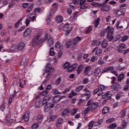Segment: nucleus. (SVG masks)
Masks as SVG:
<instances>
[{"label":"nucleus","instance_id":"obj_34","mask_svg":"<svg viewBox=\"0 0 129 129\" xmlns=\"http://www.w3.org/2000/svg\"><path fill=\"white\" fill-rule=\"evenodd\" d=\"M84 86L83 85H81L79 86L78 87H77L75 89V91L76 92H79V91H81V90H82L83 88H84Z\"/></svg>","mask_w":129,"mask_h":129},{"label":"nucleus","instance_id":"obj_31","mask_svg":"<svg viewBox=\"0 0 129 129\" xmlns=\"http://www.w3.org/2000/svg\"><path fill=\"white\" fill-rule=\"evenodd\" d=\"M55 48H56V49H59L60 50L63 49V46H61L60 43L58 41L55 43Z\"/></svg>","mask_w":129,"mask_h":129},{"label":"nucleus","instance_id":"obj_10","mask_svg":"<svg viewBox=\"0 0 129 129\" xmlns=\"http://www.w3.org/2000/svg\"><path fill=\"white\" fill-rule=\"evenodd\" d=\"M54 104L52 103L46 102L44 105V111L45 112H47L49 111L51 108L54 107Z\"/></svg>","mask_w":129,"mask_h":129},{"label":"nucleus","instance_id":"obj_14","mask_svg":"<svg viewBox=\"0 0 129 129\" xmlns=\"http://www.w3.org/2000/svg\"><path fill=\"white\" fill-rule=\"evenodd\" d=\"M51 99V96L50 95H48L45 96L42 101V105H44V104L47 103L48 101H49Z\"/></svg>","mask_w":129,"mask_h":129},{"label":"nucleus","instance_id":"obj_48","mask_svg":"<svg viewBox=\"0 0 129 129\" xmlns=\"http://www.w3.org/2000/svg\"><path fill=\"white\" fill-rule=\"evenodd\" d=\"M61 80H62V79L61 78V77L58 78L55 81L56 85H59V84L61 83Z\"/></svg>","mask_w":129,"mask_h":129},{"label":"nucleus","instance_id":"obj_6","mask_svg":"<svg viewBox=\"0 0 129 129\" xmlns=\"http://www.w3.org/2000/svg\"><path fill=\"white\" fill-rule=\"evenodd\" d=\"M40 37V35H38L36 37H34L33 39V45L35 46V45H42L43 42L46 41L45 38H42L39 40V38Z\"/></svg>","mask_w":129,"mask_h":129},{"label":"nucleus","instance_id":"obj_2","mask_svg":"<svg viewBox=\"0 0 129 129\" xmlns=\"http://www.w3.org/2000/svg\"><path fill=\"white\" fill-rule=\"evenodd\" d=\"M87 107L83 111V113L84 114H86L88 113L90 110H94L95 108L98 107V103L97 102H93V100L92 99L89 100L87 104Z\"/></svg>","mask_w":129,"mask_h":129},{"label":"nucleus","instance_id":"obj_41","mask_svg":"<svg viewBox=\"0 0 129 129\" xmlns=\"http://www.w3.org/2000/svg\"><path fill=\"white\" fill-rule=\"evenodd\" d=\"M91 31H92V27L89 26L86 29L85 33L86 34H89Z\"/></svg>","mask_w":129,"mask_h":129},{"label":"nucleus","instance_id":"obj_1","mask_svg":"<svg viewBox=\"0 0 129 129\" xmlns=\"http://www.w3.org/2000/svg\"><path fill=\"white\" fill-rule=\"evenodd\" d=\"M108 71H110L111 73L114 74L115 76H117L118 75L116 71H114V68L113 67H110L109 68L104 69L102 72L101 69H100L99 68H98L94 70V75L96 77H97L98 76H100V75H101V73H105V72H107Z\"/></svg>","mask_w":129,"mask_h":129},{"label":"nucleus","instance_id":"obj_57","mask_svg":"<svg viewBox=\"0 0 129 129\" xmlns=\"http://www.w3.org/2000/svg\"><path fill=\"white\" fill-rule=\"evenodd\" d=\"M71 90V88H68L66 89L64 91L62 92L63 94H66V93H67V92H69V91H70Z\"/></svg>","mask_w":129,"mask_h":129},{"label":"nucleus","instance_id":"obj_21","mask_svg":"<svg viewBox=\"0 0 129 129\" xmlns=\"http://www.w3.org/2000/svg\"><path fill=\"white\" fill-rule=\"evenodd\" d=\"M24 48H25V43L23 42H20L17 46L18 51H22Z\"/></svg>","mask_w":129,"mask_h":129},{"label":"nucleus","instance_id":"obj_20","mask_svg":"<svg viewBox=\"0 0 129 129\" xmlns=\"http://www.w3.org/2000/svg\"><path fill=\"white\" fill-rule=\"evenodd\" d=\"M44 119V115L43 114H39L36 117V120L38 122H42L43 119Z\"/></svg>","mask_w":129,"mask_h":129},{"label":"nucleus","instance_id":"obj_18","mask_svg":"<svg viewBox=\"0 0 129 129\" xmlns=\"http://www.w3.org/2000/svg\"><path fill=\"white\" fill-rule=\"evenodd\" d=\"M70 113V109H64L61 112V116H67Z\"/></svg>","mask_w":129,"mask_h":129},{"label":"nucleus","instance_id":"obj_58","mask_svg":"<svg viewBox=\"0 0 129 129\" xmlns=\"http://www.w3.org/2000/svg\"><path fill=\"white\" fill-rule=\"evenodd\" d=\"M127 39H128V36L127 35H124V36H123L122 37V41L123 42H125V41H126V40H127Z\"/></svg>","mask_w":129,"mask_h":129},{"label":"nucleus","instance_id":"obj_37","mask_svg":"<svg viewBox=\"0 0 129 129\" xmlns=\"http://www.w3.org/2000/svg\"><path fill=\"white\" fill-rule=\"evenodd\" d=\"M123 78H124V75L123 74H120L118 77V81L121 82Z\"/></svg>","mask_w":129,"mask_h":129},{"label":"nucleus","instance_id":"obj_61","mask_svg":"<svg viewBox=\"0 0 129 129\" xmlns=\"http://www.w3.org/2000/svg\"><path fill=\"white\" fill-rule=\"evenodd\" d=\"M119 24H120V21H118L117 22V25H116L117 28L119 29H122L123 28L122 26H119Z\"/></svg>","mask_w":129,"mask_h":129},{"label":"nucleus","instance_id":"obj_17","mask_svg":"<svg viewBox=\"0 0 129 129\" xmlns=\"http://www.w3.org/2000/svg\"><path fill=\"white\" fill-rule=\"evenodd\" d=\"M124 48H125V44H121L119 46L117 51L118 53H123L124 52Z\"/></svg>","mask_w":129,"mask_h":129},{"label":"nucleus","instance_id":"obj_52","mask_svg":"<svg viewBox=\"0 0 129 129\" xmlns=\"http://www.w3.org/2000/svg\"><path fill=\"white\" fill-rule=\"evenodd\" d=\"M121 125L123 128H125V127H126V121L123 120L121 123Z\"/></svg>","mask_w":129,"mask_h":129},{"label":"nucleus","instance_id":"obj_56","mask_svg":"<svg viewBox=\"0 0 129 129\" xmlns=\"http://www.w3.org/2000/svg\"><path fill=\"white\" fill-rule=\"evenodd\" d=\"M88 126V129H92L93 126V121L90 122L89 123Z\"/></svg>","mask_w":129,"mask_h":129},{"label":"nucleus","instance_id":"obj_60","mask_svg":"<svg viewBox=\"0 0 129 129\" xmlns=\"http://www.w3.org/2000/svg\"><path fill=\"white\" fill-rule=\"evenodd\" d=\"M76 6V4L75 3H73V2L71 3L70 4V8L71 9H73H73H74L75 8Z\"/></svg>","mask_w":129,"mask_h":129},{"label":"nucleus","instance_id":"obj_50","mask_svg":"<svg viewBox=\"0 0 129 129\" xmlns=\"http://www.w3.org/2000/svg\"><path fill=\"white\" fill-rule=\"evenodd\" d=\"M106 98L108 100H109V99H111V96H112V95L111 94H110L109 92L106 93Z\"/></svg>","mask_w":129,"mask_h":129},{"label":"nucleus","instance_id":"obj_27","mask_svg":"<svg viewBox=\"0 0 129 129\" xmlns=\"http://www.w3.org/2000/svg\"><path fill=\"white\" fill-rule=\"evenodd\" d=\"M23 118L24 119L25 121H29L30 119V114L28 113H26L23 115Z\"/></svg>","mask_w":129,"mask_h":129},{"label":"nucleus","instance_id":"obj_44","mask_svg":"<svg viewBox=\"0 0 129 129\" xmlns=\"http://www.w3.org/2000/svg\"><path fill=\"white\" fill-rule=\"evenodd\" d=\"M64 69H67L70 67V63L69 62H66L63 66Z\"/></svg>","mask_w":129,"mask_h":129},{"label":"nucleus","instance_id":"obj_59","mask_svg":"<svg viewBox=\"0 0 129 129\" xmlns=\"http://www.w3.org/2000/svg\"><path fill=\"white\" fill-rule=\"evenodd\" d=\"M53 14H54V10L51 9L48 11V16L51 17V16L53 15Z\"/></svg>","mask_w":129,"mask_h":129},{"label":"nucleus","instance_id":"obj_38","mask_svg":"<svg viewBox=\"0 0 129 129\" xmlns=\"http://www.w3.org/2000/svg\"><path fill=\"white\" fill-rule=\"evenodd\" d=\"M107 42L105 40H103L101 44L102 48L105 49L107 47Z\"/></svg>","mask_w":129,"mask_h":129},{"label":"nucleus","instance_id":"obj_51","mask_svg":"<svg viewBox=\"0 0 129 129\" xmlns=\"http://www.w3.org/2000/svg\"><path fill=\"white\" fill-rule=\"evenodd\" d=\"M98 64H99V65H103V64H104V60H103L102 58H100L98 61Z\"/></svg>","mask_w":129,"mask_h":129},{"label":"nucleus","instance_id":"obj_55","mask_svg":"<svg viewBox=\"0 0 129 129\" xmlns=\"http://www.w3.org/2000/svg\"><path fill=\"white\" fill-rule=\"evenodd\" d=\"M42 12V9L40 8H36L34 11V13H41Z\"/></svg>","mask_w":129,"mask_h":129},{"label":"nucleus","instance_id":"obj_39","mask_svg":"<svg viewBox=\"0 0 129 129\" xmlns=\"http://www.w3.org/2000/svg\"><path fill=\"white\" fill-rule=\"evenodd\" d=\"M98 89L100 91H103L105 89V86L101 85H99L98 86Z\"/></svg>","mask_w":129,"mask_h":129},{"label":"nucleus","instance_id":"obj_42","mask_svg":"<svg viewBox=\"0 0 129 129\" xmlns=\"http://www.w3.org/2000/svg\"><path fill=\"white\" fill-rule=\"evenodd\" d=\"M117 126V124H116L115 123H113L109 125V128L110 129H115Z\"/></svg>","mask_w":129,"mask_h":129},{"label":"nucleus","instance_id":"obj_45","mask_svg":"<svg viewBox=\"0 0 129 129\" xmlns=\"http://www.w3.org/2000/svg\"><path fill=\"white\" fill-rule=\"evenodd\" d=\"M49 53L51 56H54V55H55V51H54V47L50 48Z\"/></svg>","mask_w":129,"mask_h":129},{"label":"nucleus","instance_id":"obj_16","mask_svg":"<svg viewBox=\"0 0 129 129\" xmlns=\"http://www.w3.org/2000/svg\"><path fill=\"white\" fill-rule=\"evenodd\" d=\"M31 33H32V28H27L23 33V37H28L29 35L31 34Z\"/></svg>","mask_w":129,"mask_h":129},{"label":"nucleus","instance_id":"obj_12","mask_svg":"<svg viewBox=\"0 0 129 129\" xmlns=\"http://www.w3.org/2000/svg\"><path fill=\"white\" fill-rule=\"evenodd\" d=\"M91 72V66H88L86 67L84 73L85 75H87L88 76H90L92 74V73H90Z\"/></svg>","mask_w":129,"mask_h":129},{"label":"nucleus","instance_id":"obj_28","mask_svg":"<svg viewBox=\"0 0 129 129\" xmlns=\"http://www.w3.org/2000/svg\"><path fill=\"white\" fill-rule=\"evenodd\" d=\"M83 67H83V65H82V64L80 65V66L78 67V68H77L76 71H77V74H78V75H79V74H80L81 72H82V70H83Z\"/></svg>","mask_w":129,"mask_h":129},{"label":"nucleus","instance_id":"obj_47","mask_svg":"<svg viewBox=\"0 0 129 129\" xmlns=\"http://www.w3.org/2000/svg\"><path fill=\"white\" fill-rule=\"evenodd\" d=\"M5 109H6V106L5 105V103H3L0 106V110L1 111H5Z\"/></svg>","mask_w":129,"mask_h":129},{"label":"nucleus","instance_id":"obj_26","mask_svg":"<svg viewBox=\"0 0 129 129\" xmlns=\"http://www.w3.org/2000/svg\"><path fill=\"white\" fill-rule=\"evenodd\" d=\"M99 23H100V18L98 17L97 19L94 21V26L95 28H97L98 27V25H99Z\"/></svg>","mask_w":129,"mask_h":129},{"label":"nucleus","instance_id":"obj_43","mask_svg":"<svg viewBox=\"0 0 129 129\" xmlns=\"http://www.w3.org/2000/svg\"><path fill=\"white\" fill-rule=\"evenodd\" d=\"M38 127H39V124L38 123H34L31 126L32 129H37L38 128Z\"/></svg>","mask_w":129,"mask_h":129},{"label":"nucleus","instance_id":"obj_13","mask_svg":"<svg viewBox=\"0 0 129 129\" xmlns=\"http://www.w3.org/2000/svg\"><path fill=\"white\" fill-rule=\"evenodd\" d=\"M78 66V64L77 63H74L73 65H72L71 67H70L67 70V72H72L73 71H74L75 69H76V68Z\"/></svg>","mask_w":129,"mask_h":129},{"label":"nucleus","instance_id":"obj_33","mask_svg":"<svg viewBox=\"0 0 129 129\" xmlns=\"http://www.w3.org/2000/svg\"><path fill=\"white\" fill-rule=\"evenodd\" d=\"M109 112V108L108 107H105L103 108L102 110L103 114H106L108 112Z\"/></svg>","mask_w":129,"mask_h":129},{"label":"nucleus","instance_id":"obj_9","mask_svg":"<svg viewBox=\"0 0 129 129\" xmlns=\"http://www.w3.org/2000/svg\"><path fill=\"white\" fill-rule=\"evenodd\" d=\"M125 9H121L120 10H116L114 11V14L116 17H120V16H125Z\"/></svg>","mask_w":129,"mask_h":129},{"label":"nucleus","instance_id":"obj_8","mask_svg":"<svg viewBox=\"0 0 129 129\" xmlns=\"http://www.w3.org/2000/svg\"><path fill=\"white\" fill-rule=\"evenodd\" d=\"M44 38H45V40L46 39L47 40L48 47H52V46L54 45V40L50 34L48 35L47 34H46L44 36Z\"/></svg>","mask_w":129,"mask_h":129},{"label":"nucleus","instance_id":"obj_7","mask_svg":"<svg viewBox=\"0 0 129 129\" xmlns=\"http://www.w3.org/2000/svg\"><path fill=\"white\" fill-rule=\"evenodd\" d=\"M36 18H37V15L36 14L30 13L28 15V19H26L25 20L26 27H28V26L30 25V23H31V21H34Z\"/></svg>","mask_w":129,"mask_h":129},{"label":"nucleus","instance_id":"obj_22","mask_svg":"<svg viewBox=\"0 0 129 129\" xmlns=\"http://www.w3.org/2000/svg\"><path fill=\"white\" fill-rule=\"evenodd\" d=\"M10 52H18V49L17 45L12 46L10 49H9Z\"/></svg>","mask_w":129,"mask_h":129},{"label":"nucleus","instance_id":"obj_3","mask_svg":"<svg viewBox=\"0 0 129 129\" xmlns=\"http://www.w3.org/2000/svg\"><path fill=\"white\" fill-rule=\"evenodd\" d=\"M45 72L47 73L45 78H51L52 75L55 72V70L54 68H52L50 63H47L45 67Z\"/></svg>","mask_w":129,"mask_h":129},{"label":"nucleus","instance_id":"obj_5","mask_svg":"<svg viewBox=\"0 0 129 129\" xmlns=\"http://www.w3.org/2000/svg\"><path fill=\"white\" fill-rule=\"evenodd\" d=\"M109 1V0H105L103 3L98 4V7L101 9L102 12H109V11H110L109 6L105 4Z\"/></svg>","mask_w":129,"mask_h":129},{"label":"nucleus","instance_id":"obj_64","mask_svg":"<svg viewBox=\"0 0 129 129\" xmlns=\"http://www.w3.org/2000/svg\"><path fill=\"white\" fill-rule=\"evenodd\" d=\"M52 92L54 94H60V93H59V91H58V90L56 89H54L52 90Z\"/></svg>","mask_w":129,"mask_h":129},{"label":"nucleus","instance_id":"obj_32","mask_svg":"<svg viewBox=\"0 0 129 129\" xmlns=\"http://www.w3.org/2000/svg\"><path fill=\"white\" fill-rule=\"evenodd\" d=\"M77 95V93L74 92V91L72 90L71 92V93L69 95V98H72L74 96H76Z\"/></svg>","mask_w":129,"mask_h":129},{"label":"nucleus","instance_id":"obj_53","mask_svg":"<svg viewBox=\"0 0 129 129\" xmlns=\"http://www.w3.org/2000/svg\"><path fill=\"white\" fill-rule=\"evenodd\" d=\"M73 41L77 43L78 42H79V41H81V38L79 37V36H77L73 40Z\"/></svg>","mask_w":129,"mask_h":129},{"label":"nucleus","instance_id":"obj_63","mask_svg":"<svg viewBox=\"0 0 129 129\" xmlns=\"http://www.w3.org/2000/svg\"><path fill=\"white\" fill-rule=\"evenodd\" d=\"M29 7V3H24L22 4V7L24 9H27Z\"/></svg>","mask_w":129,"mask_h":129},{"label":"nucleus","instance_id":"obj_25","mask_svg":"<svg viewBox=\"0 0 129 129\" xmlns=\"http://www.w3.org/2000/svg\"><path fill=\"white\" fill-rule=\"evenodd\" d=\"M77 111H78V109L73 108L70 110V113H71V115H72V116H74V115L77 113Z\"/></svg>","mask_w":129,"mask_h":129},{"label":"nucleus","instance_id":"obj_54","mask_svg":"<svg viewBox=\"0 0 129 129\" xmlns=\"http://www.w3.org/2000/svg\"><path fill=\"white\" fill-rule=\"evenodd\" d=\"M26 62H27V61L26 60V58H22V59L21 60L20 65H21V66H23L25 65V64H26Z\"/></svg>","mask_w":129,"mask_h":129},{"label":"nucleus","instance_id":"obj_11","mask_svg":"<svg viewBox=\"0 0 129 129\" xmlns=\"http://www.w3.org/2000/svg\"><path fill=\"white\" fill-rule=\"evenodd\" d=\"M72 30H73V27H72L69 28V24H66L63 27V30L64 32H66L67 35H68L69 34H70Z\"/></svg>","mask_w":129,"mask_h":129},{"label":"nucleus","instance_id":"obj_4","mask_svg":"<svg viewBox=\"0 0 129 129\" xmlns=\"http://www.w3.org/2000/svg\"><path fill=\"white\" fill-rule=\"evenodd\" d=\"M106 33H107V39L110 42L113 40V28H112L110 26H108L107 29L105 30Z\"/></svg>","mask_w":129,"mask_h":129},{"label":"nucleus","instance_id":"obj_40","mask_svg":"<svg viewBox=\"0 0 129 129\" xmlns=\"http://www.w3.org/2000/svg\"><path fill=\"white\" fill-rule=\"evenodd\" d=\"M33 8H34V4L30 5L26 10V12H27V13H30L32 11V10H33Z\"/></svg>","mask_w":129,"mask_h":129},{"label":"nucleus","instance_id":"obj_35","mask_svg":"<svg viewBox=\"0 0 129 129\" xmlns=\"http://www.w3.org/2000/svg\"><path fill=\"white\" fill-rule=\"evenodd\" d=\"M58 117V116L57 115H51L49 117V121H52L53 120H54Z\"/></svg>","mask_w":129,"mask_h":129},{"label":"nucleus","instance_id":"obj_19","mask_svg":"<svg viewBox=\"0 0 129 129\" xmlns=\"http://www.w3.org/2000/svg\"><path fill=\"white\" fill-rule=\"evenodd\" d=\"M62 99L61 97H59V96H55L52 100V102L53 103H58L59 101Z\"/></svg>","mask_w":129,"mask_h":129},{"label":"nucleus","instance_id":"obj_49","mask_svg":"<svg viewBox=\"0 0 129 129\" xmlns=\"http://www.w3.org/2000/svg\"><path fill=\"white\" fill-rule=\"evenodd\" d=\"M72 45V42L71 41H68L66 43V48H68L70 46Z\"/></svg>","mask_w":129,"mask_h":129},{"label":"nucleus","instance_id":"obj_62","mask_svg":"<svg viewBox=\"0 0 129 129\" xmlns=\"http://www.w3.org/2000/svg\"><path fill=\"white\" fill-rule=\"evenodd\" d=\"M114 85L118 89H120V87H121V86H120V84H119V83L118 82L116 83L115 85Z\"/></svg>","mask_w":129,"mask_h":129},{"label":"nucleus","instance_id":"obj_29","mask_svg":"<svg viewBox=\"0 0 129 129\" xmlns=\"http://www.w3.org/2000/svg\"><path fill=\"white\" fill-rule=\"evenodd\" d=\"M90 95H91V93L87 94V93H84L81 94V97H84V96L86 97V100H88L90 98Z\"/></svg>","mask_w":129,"mask_h":129},{"label":"nucleus","instance_id":"obj_30","mask_svg":"<svg viewBox=\"0 0 129 129\" xmlns=\"http://www.w3.org/2000/svg\"><path fill=\"white\" fill-rule=\"evenodd\" d=\"M111 89H112V91L113 93H115V92H117V91H118V89L114 85L111 86Z\"/></svg>","mask_w":129,"mask_h":129},{"label":"nucleus","instance_id":"obj_23","mask_svg":"<svg viewBox=\"0 0 129 129\" xmlns=\"http://www.w3.org/2000/svg\"><path fill=\"white\" fill-rule=\"evenodd\" d=\"M80 6L81 10H84V9H87V8L89 7V4H88V3H83L82 4H80Z\"/></svg>","mask_w":129,"mask_h":129},{"label":"nucleus","instance_id":"obj_36","mask_svg":"<svg viewBox=\"0 0 129 129\" xmlns=\"http://www.w3.org/2000/svg\"><path fill=\"white\" fill-rule=\"evenodd\" d=\"M96 54L97 55V56H101V54H102V49H98L96 52Z\"/></svg>","mask_w":129,"mask_h":129},{"label":"nucleus","instance_id":"obj_46","mask_svg":"<svg viewBox=\"0 0 129 129\" xmlns=\"http://www.w3.org/2000/svg\"><path fill=\"white\" fill-rule=\"evenodd\" d=\"M16 5V2L14 1H12L11 2L10 4L8 6V8L9 9H12V8H13V6H15Z\"/></svg>","mask_w":129,"mask_h":129},{"label":"nucleus","instance_id":"obj_15","mask_svg":"<svg viewBox=\"0 0 129 129\" xmlns=\"http://www.w3.org/2000/svg\"><path fill=\"white\" fill-rule=\"evenodd\" d=\"M63 122V118H58L57 120H56V122L55 123V126L56 127H60V126H61V125L62 124Z\"/></svg>","mask_w":129,"mask_h":129},{"label":"nucleus","instance_id":"obj_24","mask_svg":"<svg viewBox=\"0 0 129 129\" xmlns=\"http://www.w3.org/2000/svg\"><path fill=\"white\" fill-rule=\"evenodd\" d=\"M55 21L56 23H62L63 22V17L61 16H58L55 17Z\"/></svg>","mask_w":129,"mask_h":129}]
</instances>
